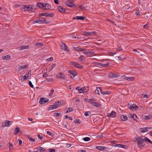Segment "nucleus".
<instances>
[{"instance_id": "nucleus-13", "label": "nucleus", "mask_w": 152, "mask_h": 152, "mask_svg": "<svg viewBox=\"0 0 152 152\" xmlns=\"http://www.w3.org/2000/svg\"><path fill=\"white\" fill-rule=\"evenodd\" d=\"M142 118L143 120H149L152 118V115L151 114H149L147 115H144L142 116Z\"/></svg>"}, {"instance_id": "nucleus-52", "label": "nucleus", "mask_w": 152, "mask_h": 152, "mask_svg": "<svg viewBox=\"0 0 152 152\" xmlns=\"http://www.w3.org/2000/svg\"><path fill=\"white\" fill-rule=\"evenodd\" d=\"M61 113H55L54 114V116H60V115H61Z\"/></svg>"}, {"instance_id": "nucleus-63", "label": "nucleus", "mask_w": 152, "mask_h": 152, "mask_svg": "<svg viewBox=\"0 0 152 152\" xmlns=\"http://www.w3.org/2000/svg\"><path fill=\"white\" fill-rule=\"evenodd\" d=\"M18 141L19 142V145H21L22 144V141L20 139H18Z\"/></svg>"}, {"instance_id": "nucleus-27", "label": "nucleus", "mask_w": 152, "mask_h": 152, "mask_svg": "<svg viewBox=\"0 0 152 152\" xmlns=\"http://www.w3.org/2000/svg\"><path fill=\"white\" fill-rule=\"evenodd\" d=\"M148 127L142 128L140 129L141 132L142 133H144L147 132L148 131Z\"/></svg>"}, {"instance_id": "nucleus-6", "label": "nucleus", "mask_w": 152, "mask_h": 152, "mask_svg": "<svg viewBox=\"0 0 152 152\" xmlns=\"http://www.w3.org/2000/svg\"><path fill=\"white\" fill-rule=\"evenodd\" d=\"M12 124V121H6L4 124L1 125V126L3 127L7 126H10Z\"/></svg>"}, {"instance_id": "nucleus-49", "label": "nucleus", "mask_w": 152, "mask_h": 152, "mask_svg": "<svg viewBox=\"0 0 152 152\" xmlns=\"http://www.w3.org/2000/svg\"><path fill=\"white\" fill-rule=\"evenodd\" d=\"M90 115H92L91 113L89 111H86V117Z\"/></svg>"}, {"instance_id": "nucleus-44", "label": "nucleus", "mask_w": 152, "mask_h": 152, "mask_svg": "<svg viewBox=\"0 0 152 152\" xmlns=\"http://www.w3.org/2000/svg\"><path fill=\"white\" fill-rule=\"evenodd\" d=\"M35 45L39 47V46H41L43 45L42 43L41 42L37 43L35 44Z\"/></svg>"}, {"instance_id": "nucleus-9", "label": "nucleus", "mask_w": 152, "mask_h": 152, "mask_svg": "<svg viewBox=\"0 0 152 152\" xmlns=\"http://www.w3.org/2000/svg\"><path fill=\"white\" fill-rule=\"evenodd\" d=\"M49 99L45 98H41L39 100V103L40 104H45L48 102Z\"/></svg>"}, {"instance_id": "nucleus-56", "label": "nucleus", "mask_w": 152, "mask_h": 152, "mask_svg": "<svg viewBox=\"0 0 152 152\" xmlns=\"http://www.w3.org/2000/svg\"><path fill=\"white\" fill-rule=\"evenodd\" d=\"M93 64H94L97 65H98L100 66L101 64V63H98V62H93Z\"/></svg>"}, {"instance_id": "nucleus-8", "label": "nucleus", "mask_w": 152, "mask_h": 152, "mask_svg": "<svg viewBox=\"0 0 152 152\" xmlns=\"http://www.w3.org/2000/svg\"><path fill=\"white\" fill-rule=\"evenodd\" d=\"M66 4L67 6L70 7H72L75 6V4L72 0H68L66 2Z\"/></svg>"}, {"instance_id": "nucleus-19", "label": "nucleus", "mask_w": 152, "mask_h": 152, "mask_svg": "<svg viewBox=\"0 0 152 152\" xmlns=\"http://www.w3.org/2000/svg\"><path fill=\"white\" fill-rule=\"evenodd\" d=\"M58 10L60 11L62 13H64L65 12V9L63 7L61 6H59L58 7Z\"/></svg>"}, {"instance_id": "nucleus-25", "label": "nucleus", "mask_w": 152, "mask_h": 152, "mask_svg": "<svg viewBox=\"0 0 152 152\" xmlns=\"http://www.w3.org/2000/svg\"><path fill=\"white\" fill-rule=\"evenodd\" d=\"M115 147H118L119 148H126V145H124L121 144H116L115 145Z\"/></svg>"}, {"instance_id": "nucleus-43", "label": "nucleus", "mask_w": 152, "mask_h": 152, "mask_svg": "<svg viewBox=\"0 0 152 152\" xmlns=\"http://www.w3.org/2000/svg\"><path fill=\"white\" fill-rule=\"evenodd\" d=\"M116 49L117 51H121L122 50L121 45L118 46V47L116 48Z\"/></svg>"}, {"instance_id": "nucleus-58", "label": "nucleus", "mask_w": 152, "mask_h": 152, "mask_svg": "<svg viewBox=\"0 0 152 152\" xmlns=\"http://www.w3.org/2000/svg\"><path fill=\"white\" fill-rule=\"evenodd\" d=\"M53 60V58L52 57L48 58L47 59V60L48 61H52Z\"/></svg>"}, {"instance_id": "nucleus-28", "label": "nucleus", "mask_w": 152, "mask_h": 152, "mask_svg": "<svg viewBox=\"0 0 152 152\" xmlns=\"http://www.w3.org/2000/svg\"><path fill=\"white\" fill-rule=\"evenodd\" d=\"M120 118L121 120L123 121H126L128 119L127 117L123 115H121Z\"/></svg>"}, {"instance_id": "nucleus-40", "label": "nucleus", "mask_w": 152, "mask_h": 152, "mask_svg": "<svg viewBox=\"0 0 152 152\" xmlns=\"http://www.w3.org/2000/svg\"><path fill=\"white\" fill-rule=\"evenodd\" d=\"M79 60L82 61L84 60L85 59V56H84L81 55L80 57L78 58Z\"/></svg>"}, {"instance_id": "nucleus-22", "label": "nucleus", "mask_w": 152, "mask_h": 152, "mask_svg": "<svg viewBox=\"0 0 152 152\" xmlns=\"http://www.w3.org/2000/svg\"><path fill=\"white\" fill-rule=\"evenodd\" d=\"M96 148L100 151H103L106 149L105 147L102 146H97L96 147Z\"/></svg>"}, {"instance_id": "nucleus-39", "label": "nucleus", "mask_w": 152, "mask_h": 152, "mask_svg": "<svg viewBox=\"0 0 152 152\" xmlns=\"http://www.w3.org/2000/svg\"><path fill=\"white\" fill-rule=\"evenodd\" d=\"M143 139L144 140H145V141L148 142L152 144V141L148 139L147 137H145Z\"/></svg>"}, {"instance_id": "nucleus-24", "label": "nucleus", "mask_w": 152, "mask_h": 152, "mask_svg": "<svg viewBox=\"0 0 152 152\" xmlns=\"http://www.w3.org/2000/svg\"><path fill=\"white\" fill-rule=\"evenodd\" d=\"M96 32L95 31L94 32H86V36H91L93 34H96Z\"/></svg>"}, {"instance_id": "nucleus-64", "label": "nucleus", "mask_w": 152, "mask_h": 152, "mask_svg": "<svg viewBox=\"0 0 152 152\" xmlns=\"http://www.w3.org/2000/svg\"><path fill=\"white\" fill-rule=\"evenodd\" d=\"M148 25L147 24H146L145 25H144L143 26V27L145 28H148Z\"/></svg>"}, {"instance_id": "nucleus-10", "label": "nucleus", "mask_w": 152, "mask_h": 152, "mask_svg": "<svg viewBox=\"0 0 152 152\" xmlns=\"http://www.w3.org/2000/svg\"><path fill=\"white\" fill-rule=\"evenodd\" d=\"M116 115L117 113L116 112L113 110L110 113H109L108 114V116L109 117L113 118L116 117Z\"/></svg>"}, {"instance_id": "nucleus-45", "label": "nucleus", "mask_w": 152, "mask_h": 152, "mask_svg": "<svg viewBox=\"0 0 152 152\" xmlns=\"http://www.w3.org/2000/svg\"><path fill=\"white\" fill-rule=\"evenodd\" d=\"M122 56H123L122 55L120 56H118V58L119 60H123L126 58V57H125L124 58H123V57Z\"/></svg>"}, {"instance_id": "nucleus-4", "label": "nucleus", "mask_w": 152, "mask_h": 152, "mask_svg": "<svg viewBox=\"0 0 152 152\" xmlns=\"http://www.w3.org/2000/svg\"><path fill=\"white\" fill-rule=\"evenodd\" d=\"M31 72L29 71L24 76H20V79L21 80H27L29 77L31 76Z\"/></svg>"}, {"instance_id": "nucleus-48", "label": "nucleus", "mask_w": 152, "mask_h": 152, "mask_svg": "<svg viewBox=\"0 0 152 152\" xmlns=\"http://www.w3.org/2000/svg\"><path fill=\"white\" fill-rule=\"evenodd\" d=\"M56 65L55 64H53L51 66V67H50V71H51L53 69L54 67L56 66Z\"/></svg>"}, {"instance_id": "nucleus-17", "label": "nucleus", "mask_w": 152, "mask_h": 152, "mask_svg": "<svg viewBox=\"0 0 152 152\" xmlns=\"http://www.w3.org/2000/svg\"><path fill=\"white\" fill-rule=\"evenodd\" d=\"M68 73L71 74L73 76V77H75L77 75L76 72L72 70L68 71Z\"/></svg>"}, {"instance_id": "nucleus-21", "label": "nucleus", "mask_w": 152, "mask_h": 152, "mask_svg": "<svg viewBox=\"0 0 152 152\" xmlns=\"http://www.w3.org/2000/svg\"><path fill=\"white\" fill-rule=\"evenodd\" d=\"M37 150L39 151L40 152H46V150L43 148V147H39L37 148Z\"/></svg>"}, {"instance_id": "nucleus-59", "label": "nucleus", "mask_w": 152, "mask_h": 152, "mask_svg": "<svg viewBox=\"0 0 152 152\" xmlns=\"http://www.w3.org/2000/svg\"><path fill=\"white\" fill-rule=\"evenodd\" d=\"M9 148L10 149H11L13 148V145L12 144V143L9 142Z\"/></svg>"}, {"instance_id": "nucleus-15", "label": "nucleus", "mask_w": 152, "mask_h": 152, "mask_svg": "<svg viewBox=\"0 0 152 152\" xmlns=\"http://www.w3.org/2000/svg\"><path fill=\"white\" fill-rule=\"evenodd\" d=\"M44 6V9L45 10H49L51 7L50 5L48 3H45Z\"/></svg>"}, {"instance_id": "nucleus-7", "label": "nucleus", "mask_w": 152, "mask_h": 152, "mask_svg": "<svg viewBox=\"0 0 152 152\" xmlns=\"http://www.w3.org/2000/svg\"><path fill=\"white\" fill-rule=\"evenodd\" d=\"M76 90L79 91V93H83L86 92V87L85 86L81 88L80 87H77L76 88Z\"/></svg>"}, {"instance_id": "nucleus-37", "label": "nucleus", "mask_w": 152, "mask_h": 152, "mask_svg": "<svg viewBox=\"0 0 152 152\" xmlns=\"http://www.w3.org/2000/svg\"><path fill=\"white\" fill-rule=\"evenodd\" d=\"M110 92L109 91H103L102 90L101 94H102L103 95H105V94H110Z\"/></svg>"}, {"instance_id": "nucleus-41", "label": "nucleus", "mask_w": 152, "mask_h": 152, "mask_svg": "<svg viewBox=\"0 0 152 152\" xmlns=\"http://www.w3.org/2000/svg\"><path fill=\"white\" fill-rule=\"evenodd\" d=\"M125 79L128 80H132L134 79V77H126L124 78Z\"/></svg>"}, {"instance_id": "nucleus-53", "label": "nucleus", "mask_w": 152, "mask_h": 152, "mask_svg": "<svg viewBox=\"0 0 152 152\" xmlns=\"http://www.w3.org/2000/svg\"><path fill=\"white\" fill-rule=\"evenodd\" d=\"M67 109L68 110L69 112V113L73 111L74 110L72 108H71V107L68 108Z\"/></svg>"}, {"instance_id": "nucleus-23", "label": "nucleus", "mask_w": 152, "mask_h": 152, "mask_svg": "<svg viewBox=\"0 0 152 152\" xmlns=\"http://www.w3.org/2000/svg\"><path fill=\"white\" fill-rule=\"evenodd\" d=\"M28 65H24L20 66L18 67V69L19 70H22L24 69L25 68H27L28 67Z\"/></svg>"}, {"instance_id": "nucleus-47", "label": "nucleus", "mask_w": 152, "mask_h": 152, "mask_svg": "<svg viewBox=\"0 0 152 152\" xmlns=\"http://www.w3.org/2000/svg\"><path fill=\"white\" fill-rule=\"evenodd\" d=\"M54 91L53 89H52L51 90L49 94L50 96H52Z\"/></svg>"}, {"instance_id": "nucleus-62", "label": "nucleus", "mask_w": 152, "mask_h": 152, "mask_svg": "<svg viewBox=\"0 0 152 152\" xmlns=\"http://www.w3.org/2000/svg\"><path fill=\"white\" fill-rule=\"evenodd\" d=\"M78 19L81 20H83L84 19V17L83 16H79Z\"/></svg>"}, {"instance_id": "nucleus-54", "label": "nucleus", "mask_w": 152, "mask_h": 152, "mask_svg": "<svg viewBox=\"0 0 152 152\" xmlns=\"http://www.w3.org/2000/svg\"><path fill=\"white\" fill-rule=\"evenodd\" d=\"M29 85L32 88H33L34 87V86L33 85L31 81H29Z\"/></svg>"}, {"instance_id": "nucleus-38", "label": "nucleus", "mask_w": 152, "mask_h": 152, "mask_svg": "<svg viewBox=\"0 0 152 152\" xmlns=\"http://www.w3.org/2000/svg\"><path fill=\"white\" fill-rule=\"evenodd\" d=\"M28 138L29 140V141L31 142H34L36 141V140L34 138L32 139L31 137L29 135H28Z\"/></svg>"}, {"instance_id": "nucleus-31", "label": "nucleus", "mask_w": 152, "mask_h": 152, "mask_svg": "<svg viewBox=\"0 0 152 152\" xmlns=\"http://www.w3.org/2000/svg\"><path fill=\"white\" fill-rule=\"evenodd\" d=\"M86 55L88 56H93L94 54V52L91 51H89L88 52H86Z\"/></svg>"}, {"instance_id": "nucleus-18", "label": "nucleus", "mask_w": 152, "mask_h": 152, "mask_svg": "<svg viewBox=\"0 0 152 152\" xmlns=\"http://www.w3.org/2000/svg\"><path fill=\"white\" fill-rule=\"evenodd\" d=\"M44 4L42 3L38 2L37 4V6L40 8H41L44 9Z\"/></svg>"}, {"instance_id": "nucleus-26", "label": "nucleus", "mask_w": 152, "mask_h": 152, "mask_svg": "<svg viewBox=\"0 0 152 152\" xmlns=\"http://www.w3.org/2000/svg\"><path fill=\"white\" fill-rule=\"evenodd\" d=\"M57 108L55 103L54 104L51 105L49 108V110H51Z\"/></svg>"}, {"instance_id": "nucleus-50", "label": "nucleus", "mask_w": 152, "mask_h": 152, "mask_svg": "<svg viewBox=\"0 0 152 152\" xmlns=\"http://www.w3.org/2000/svg\"><path fill=\"white\" fill-rule=\"evenodd\" d=\"M47 134H49L51 136L53 137L54 135V134H53L51 133L49 131H47Z\"/></svg>"}, {"instance_id": "nucleus-57", "label": "nucleus", "mask_w": 152, "mask_h": 152, "mask_svg": "<svg viewBox=\"0 0 152 152\" xmlns=\"http://www.w3.org/2000/svg\"><path fill=\"white\" fill-rule=\"evenodd\" d=\"M49 151L50 152H55L56 150L54 149L50 148L49 149Z\"/></svg>"}, {"instance_id": "nucleus-20", "label": "nucleus", "mask_w": 152, "mask_h": 152, "mask_svg": "<svg viewBox=\"0 0 152 152\" xmlns=\"http://www.w3.org/2000/svg\"><path fill=\"white\" fill-rule=\"evenodd\" d=\"M95 101V99H88V97H86V102H88L91 103L92 104V103L94 102Z\"/></svg>"}, {"instance_id": "nucleus-1", "label": "nucleus", "mask_w": 152, "mask_h": 152, "mask_svg": "<svg viewBox=\"0 0 152 152\" xmlns=\"http://www.w3.org/2000/svg\"><path fill=\"white\" fill-rule=\"evenodd\" d=\"M35 9L36 8L34 6H32L29 5H23L21 7V9L25 11H32L33 10H35Z\"/></svg>"}, {"instance_id": "nucleus-11", "label": "nucleus", "mask_w": 152, "mask_h": 152, "mask_svg": "<svg viewBox=\"0 0 152 152\" xmlns=\"http://www.w3.org/2000/svg\"><path fill=\"white\" fill-rule=\"evenodd\" d=\"M109 77H110L114 78V77H118L120 76V75L117 74L110 72L108 74Z\"/></svg>"}, {"instance_id": "nucleus-32", "label": "nucleus", "mask_w": 152, "mask_h": 152, "mask_svg": "<svg viewBox=\"0 0 152 152\" xmlns=\"http://www.w3.org/2000/svg\"><path fill=\"white\" fill-rule=\"evenodd\" d=\"M55 103L57 107L62 105V104H61V101L56 102Z\"/></svg>"}, {"instance_id": "nucleus-14", "label": "nucleus", "mask_w": 152, "mask_h": 152, "mask_svg": "<svg viewBox=\"0 0 152 152\" xmlns=\"http://www.w3.org/2000/svg\"><path fill=\"white\" fill-rule=\"evenodd\" d=\"M57 77L58 78L65 79V75L61 72L59 73L57 75Z\"/></svg>"}, {"instance_id": "nucleus-30", "label": "nucleus", "mask_w": 152, "mask_h": 152, "mask_svg": "<svg viewBox=\"0 0 152 152\" xmlns=\"http://www.w3.org/2000/svg\"><path fill=\"white\" fill-rule=\"evenodd\" d=\"M92 104L97 107H99L101 106V105L100 103L94 102L93 103H92Z\"/></svg>"}, {"instance_id": "nucleus-51", "label": "nucleus", "mask_w": 152, "mask_h": 152, "mask_svg": "<svg viewBox=\"0 0 152 152\" xmlns=\"http://www.w3.org/2000/svg\"><path fill=\"white\" fill-rule=\"evenodd\" d=\"M109 64V63H108L107 64H103L101 63L100 66H103V67H106V66H107Z\"/></svg>"}, {"instance_id": "nucleus-46", "label": "nucleus", "mask_w": 152, "mask_h": 152, "mask_svg": "<svg viewBox=\"0 0 152 152\" xmlns=\"http://www.w3.org/2000/svg\"><path fill=\"white\" fill-rule=\"evenodd\" d=\"M139 10V9L138 7H137V9H136L137 12H135V13L136 15L138 16L140 15V12L138 11Z\"/></svg>"}, {"instance_id": "nucleus-36", "label": "nucleus", "mask_w": 152, "mask_h": 152, "mask_svg": "<svg viewBox=\"0 0 152 152\" xmlns=\"http://www.w3.org/2000/svg\"><path fill=\"white\" fill-rule=\"evenodd\" d=\"M54 15V14L53 13H47L46 15V16L47 17H52Z\"/></svg>"}, {"instance_id": "nucleus-2", "label": "nucleus", "mask_w": 152, "mask_h": 152, "mask_svg": "<svg viewBox=\"0 0 152 152\" xmlns=\"http://www.w3.org/2000/svg\"><path fill=\"white\" fill-rule=\"evenodd\" d=\"M144 139L141 138L140 137H138L136 138V142H137V145L140 148L144 147L145 144H143Z\"/></svg>"}, {"instance_id": "nucleus-55", "label": "nucleus", "mask_w": 152, "mask_h": 152, "mask_svg": "<svg viewBox=\"0 0 152 152\" xmlns=\"http://www.w3.org/2000/svg\"><path fill=\"white\" fill-rule=\"evenodd\" d=\"M80 121L79 119L75 120L74 121V123H75L80 124Z\"/></svg>"}, {"instance_id": "nucleus-3", "label": "nucleus", "mask_w": 152, "mask_h": 152, "mask_svg": "<svg viewBox=\"0 0 152 152\" xmlns=\"http://www.w3.org/2000/svg\"><path fill=\"white\" fill-rule=\"evenodd\" d=\"M33 23H39L40 24L46 23L48 24L49 23V21L46 20L44 18H40L37 19L34 21Z\"/></svg>"}, {"instance_id": "nucleus-33", "label": "nucleus", "mask_w": 152, "mask_h": 152, "mask_svg": "<svg viewBox=\"0 0 152 152\" xmlns=\"http://www.w3.org/2000/svg\"><path fill=\"white\" fill-rule=\"evenodd\" d=\"M20 131V128L19 127L16 128L14 131V134L15 135L16 134Z\"/></svg>"}, {"instance_id": "nucleus-12", "label": "nucleus", "mask_w": 152, "mask_h": 152, "mask_svg": "<svg viewBox=\"0 0 152 152\" xmlns=\"http://www.w3.org/2000/svg\"><path fill=\"white\" fill-rule=\"evenodd\" d=\"M61 46L62 49L66 51H69V50H68L67 46L64 43L62 42Z\"/></svg>"}, {"instance_id": "nucleus-34", "label": "nucleus", "mask_w": 152, "mask_h": 152, "mask_svg": "<svg viewBox=\"0 0 152 152\" xmlns=\"http://www.w3.org/2000/svg\"><path fill=\"white\" fill-rule=\"evenodd\" d=\"M10 55H8L5 56L3 57L2 59L4 60H8L10 58Z\"/></svg>"}, {"instance_id": "nucleus-5", "label": "nucleus", "mask_w": 152, "mask_h": 152, "mask_svg": "<svg viewBox=\"0 0 152 152\" xmlns=\"http://www.w3.org/2000/svg\"><path fill=\"white\" fill-rule=\"evenodd\" d=\"M71 64L73 66L80 69H83V66L78 64V63L74 61L70 62Z\"/></svg>"}, {"instance_id": "nucleus-16", "label": "nucleus", "mask_w": 152, "mask_h": 152, "mask_svg": "<svg viewBox=\"0 0 152 152\" xmlns=\"http://www.w3.org/2000/svg\"><path fill=\"white\" fill-rule=\"evenodd\" d=\"M102 90L101 88L96 87V89L94 92L95 94H99L100 92L101 93Z\"/></svg>"}, {"instance_id": "nucleus-60", "label": "nucleus", "mask_w": 152, "mask_h": 152, "mask_svg": "<svg viewBox=\"0 0 152 152\" xmlns=\"http://www.w3.org/2000/svg\"><path fill=\"white\" fill-rule=\"evenodd\" d=\"M46 13H40L39 15L41 16H46Z\"/></svg>"}, {"instance_id": "nucleus-35", "label": "nucleus", "mask_w": 152, "mask_h": 152, "mask_svg": "<svg viewBox=\"0 0 152 152\" xmlns=\"http://www.w3.org/2000/svg\"><path fill=\"white\" fill-rule=\"evenodd\" d=\"M29 46L28 45H24L21 46L20 47V48L21 50L28 49V48Z\"/></svg>"}, {"instance_id": "nucleus-29", "label": "nucleus", "mask_w": 152, "mask_h": 152, "mask_svg": "<svg viewBox=\"0 0 152 152\" xmlns=\"http://www.w3.org/2000/svg\"><path fill=\"white\" fill-rule=\"evenodd\" d=\"M134 104H129L128 105V106L129 107V108L131 110H134Z\"/></svg>"}, {"instance_id": "nucleus-61", "label": "nucleus", "mask_w": 152, "mask_h": 152, "mask_svg": "<svg viewBox=\"0 0 152 152\" xmlns=\"http://www.w3.org/2000/svg\"><path fill=\"white\" fill-rule=\"evenodd\" d=\"M38 138L40 140H42L43 137L42 136H41L39 134H38L37 135Z\"/></svg>"}, {"instance_id": "nucleus-42", "label": "nucleus", "mask_w": 152, "mask_h": 152, "mask_svg": "<svg viewBox=\"0 0 152 152\" xmlns=\"http://www.w3.org/2000/svg\"><path fill=\"white\" fill-rule=\"evenodd\" d=\"M53 80V79L51 78H46L45 79V81L48 82H52Z\"/></svg>"}]
</instances>
